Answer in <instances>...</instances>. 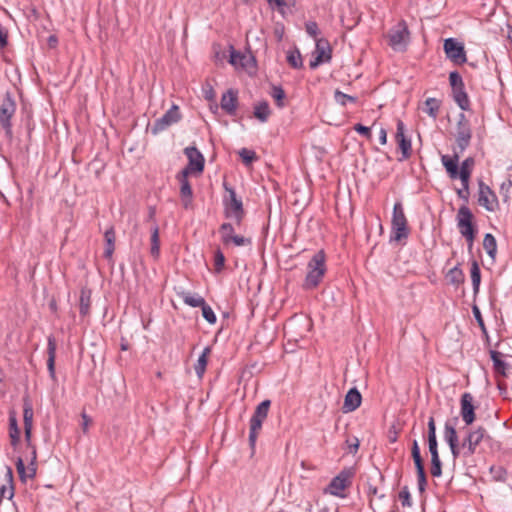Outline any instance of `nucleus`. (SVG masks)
Masks as SVG:
<instances>
[{
  "label": "nucleus",
  "mask_w": 512,
  "mask_h": 512,
  "mask_svg": "<svg viewBox=\"0 0 512 512\" xmlns=\"http://www.w3.org/2000/svg\"><path fill=\"white\" fill-rule=\"evenodd\" d=\"M511 186H512V181L508 180L507 182H503L500 187V191L504 197V201H507V199H508V193H509V189Z\"/></svg>",
  "instance_id": "obj_60"
},
{
  "label": "nucleus",
  "mask_w": 512,
  "mask_h": 512,
  "mask_svg": "<svg viewBox=\"0 0 512 512\" xmlns=\"http://www.w3.org/2000/svg\"><path fill=\"white\" fill-rule=\"evenodd\" d=\"M474 215L469 207L461 206L457 213V227L460 234L466 239L468 249L471 250L476 235V228L473 224Z\"/></svg>",
  "instance_id": "obj_3"
},
{
  "label": "nucleus",
  "mask_w": 512,
  "mask_h": 512,
  "mask_svg": "<svg viewBox=\"0 0 512 512\" xmlns=\"http://www.w3.org/2000/svg\"><path fill=\"white\" fill-rule=\"evenodd\" d=\"M271 96L276 101L278 107L284 106L285 92L280 86H273Z\"/></svg>",
  "instance_id": "obj_43"
},
{
  "label": "nucleus",
  "mask_w": 512,
  "mask_h": 512,
  "mask_svg": "<svg viewBox=\"0 0 512 512\" xmlns=\"http://www.w3.org/2000/svg\"><path fill=\"white\" fill-rule=\"evenodd\" d=\"M483 248L485 249L489 257H491L494 260L497 253V242L495 237L491 233L485 234L483 239Z\"/></svg>",
  "instance_id": "obj_35"
},
{
  "label": "nucleus",
  "mask_w": 512,
  "mask_h": 512,
  "mask_svg": "<svg viewBox=\"0 0 512 512\" xmlns=\"http://www.w3.org/2000/svg\"><path fill=\"white\" fill-rule=\"evenodd\" d=\"M460 414L466 425H471L476 419L475 406L473 405V396L468 392L462 394L461 396Z\"/></svg>",
  "instance_id": "obj_19"
},
{
  "label": "nucleus",
  "mask_w": 512,
  "mask_h": 512,
  "mask_svg": "<svg viewBox=\"0 0 512 512\" xmlns=\"http://www.w3.org/2000/svg\"><path fill=\"white\" fill-rule=\"evenodd\" d=\"M310 269L305 278L303 287L313 289L320 283V252L316 253L308 264Z\"/></svg>",
  "instance_id": "obj_18"
},
{
  "label": "nucleus",
  "mask_w": 512,
  "mask_h": 512,
  "mask_svg": "<svg viewBox=\"0 0 512 512\" xmlns=\"http://www.w3.org/2000/svg\"><path fill=\"white\" fill-rule=\"evenodd\" d=\"M428 446L431 457H438V442L437 438H428Z\"/></svg>",
  "instance_id": "obj_56"
},
{
  "label": "nucleus",
  "mask_w": 512,
  "mask_h": 512,
  "mask_svg": "<svg viewBox=\"0 0 512 512\" xmlns=\"http://www.w3.org/2000/svg\"><path fill=\"white\" fill-rule=\"evenodd\" d=\"M306 31L315 43V50L312 53L313 58L309 64L310 68L314 69L320 64V39L317 38L318 24L316 22L306 23Z\"/></svg>",
  "instance_id": "obj_23"
},
{
  "label": "nucleus",
  "mask_w": 512,
  "mask_h": 512,
  "mask_svg": "<svg viewBox=\"0 0 512 512\" xmlns=\"http://www.w3.org/2000/svg\"><path fill=\"white\" fill-rule=\"evenodd\" d=\"M181 117L182 116L179 107L173 104L163 116L154 121L153 125L150 127L151 133L153 135H157L158 133L166 130L171 125L179 122Z\"/></svg>",
  "instance_id": "obj_10"
},
{
  "label": "nucleus",
  "mask_w": 512,
  "mask_h": 512,
  "mask_svg": "<svg viewBox=\"0 0 512 512\" xmlns=\"http://www.w3.org/2000/svg\"><path fill=\"white\" fill-rule=\"evenodd\" d=\"M470 276L473 286V292L476 295L479 292V287L481 283V271L476 260H472L471 262Z\"/></svg>",
  "instance_id": "obj_33"
},
{
  "label": "nucleus",
  "mask_w": 512,
  "mask_h": 512,
  "mask_svg": "<svg viewBox=\"0 0 512 512\" xmlns=\"http://www.w3.org/2000/svg\"><path fill=\"white\" fill-rule=\"evenodd\" d=\"M471 138L472 131L469 121L467 120L465 114L460 113L456 128V144L459 153H463L465 149L470 145Z\"/></svg>",
  "instance_id": "obj_11"
},
{
  "label": "nucleus",
  "mask_w": 512,
  "mask_h": 512,
  "mask_svg": "<svg viewBox=\"0 0 512 512\" xmlns=\"http://www.w3.org/2000/svg\"><path fill=\"white\" fill-rule=\"evenodd\" d=\"M379 142L381 145H385L387 143V131L385 128H381L379 131Z\"/></svg>",
  "instance_id": "obj_64"
},
{
  "label": "nucleus",
  "mask_w": 512,
  "mask_h": 512,
  "mask_svg": "<svg viewBox=\"0 0 512 512\" xmlns=\"http://www.w3.org/2000/svg\"><path fill=\"white\" fill-rule=\"evenodd\" d=\"M446 278L448 282L454 285L455 287H458L459 285L464 283L465 275L462 269L460 268V264H457L455 267L451 268L448 271Z\"/></svg>",
  "instance_id": "obj_30"
},
{
  "label": "nucleus",
  "mask_w": 512,
  "mask_h": 512,
  "mask_svg": "<svg viewBox=\"0 0 512 512\" xmlns=\"http://www.w3.org/2000/svg\"><path fill=\"white\" fill-rule=\"evenodd\" d=\"M398 497L403 507L412 506L411 495L407 486H404L402 488V490L399 492Z\"/></svg>",
  "instance_id": "obj_50"
},
{
  "label": "nucleus",
  "mask_w": 512,
  "mask_h": 512,
  "mask_svg": "<svg viewBox=\"0 0 512 512\" xmlns=\"http://www.w3.org/2000/svg\"><path fill=\"white\" fill-rule=\"evenodd\" d=\"M91 292L89 290H82L79 299V311L81 316L85 317L90 312Z\"/></svg>",
  "instance_id": "obj_36"
},
{
  "label": "nucleus",
  "mask_w": 512,
  "mask_h": 512,
  "mask_svg": "<svg viewBox=\"0 0 512 512\" xmlns=\"http://www.w3.org/2000/svg\"><path fill=\"white\" fill-rule=\"evenodd\" d=\"M456 193H457V196L460 199H462L464 202L467 203L469 201L470 191L468 189H464V188L457 189Z\"/></svg>",
  "instance_id": "obj_62"
},
{
  "label": "nucleus",
  "mask_w": 512,
  "mask_h": 512,
  "mask_svg": "<svg viewBox=\"0 0 512 512\" xmlns=\"http://www.w3.org/2000/svg\"><path fill=\"white\" fill-rule=\"evenodd\" d=\"M9 435L11 439V445L15 447L20 440V430L18 428L17 420L14 416L9 417Z\"/></svg>",
  "instance_id": "obj_39"
},
{
  "label": "nucleus",
  "mask_w": 512,
  "mask_h": 512,
  "mask_svg": "<svg viewBox=\"0 0 512 512\" xmlns=\"http://www.w3.org/2000/svg\"><path fill=\"white\" fill-rule=\"evenodd\" d=\"M479 192L478 203L489 212H494L498 209V199L494 191L486 185L483 180H478Z\"/></svg>",
  "instance_id": "obj_14"
},
{
  "label": "nucleus",
  "mask_w": 512,
  "mask_h": 512,
  "mask_svg": "<svg viewBox=\"0 0 512 512\" xmlns=\"http://www.w3.org/2000/svg\"><path fill=\"white\" fill-rule=\"evenodd\" d=\"M411 454H412V458H413L415 466L424 465V462H423V459H422V456L420 453V447H419L417 440H414L412 443Z\"/></svg>",
  "instance_id": "obj_45"
},
{
  "label": "nucleus",
  "mask_w": 512,
  "mask_h": 512,
  "mask_svg": "<svg viewBox=\"0 0 512 512\" xmlns=\"http://www.w3.org/2000/svg\"><path fill=\"white\" fill-rule=\"evenodd\" d=\"M201 310H202L203 318L209 324H215L216 323V320H217L216 315H215L214 311L212 310V308L207 303H205V305H203L201 307Z\"/></svg>",
  "instance_id": "obj_46"
},
{
  "label": "nucleus",
  "mask_w": 512,
  "mask_h": 512,
  "mask_svg": "<svg viewBox=\"0 0 512 512\" xmlns=\"http://www.w3.org/2000/svg\"><path fill=\"white\" fill-rule=\"evenodd\" d=\"M239 156L241 157L243 163L246 165H250L257 159L256 153L253 150H249L247 148H242L239 151Z\"/></svg>",
  "instance_id": "obj_44"
},
{
  "label": "nucleus",
  "mask_w": 512,
  "mask_h": 512,
  "mask_svg": "<svg viewBox=\"0 0 512 512\" xmlns=\"http://www.w3.org/2000/svg\"><path fill=\"white\" fill-rule=\"evenodd\" d=\"M395 140L402 153V157L399 159V161L410 158L412 154L411 139L405 135V125L400 119L397 120Z\"/></svg>",
  "instance_id": "obj_17"
},
{
  "label": "nucleus",
  "mask_w": 512,
  "mask_h": 512,
  "mask_svg": "<svg viewBox=\"0 0 512 512\" xmlns=\"http://www.w3.org/2000/svg\"><path fill=\"white\" fill-rule=\"evenodd\" d=\"M245 58H246L245 55H243V54H241V53H239V52H237V51L232 49V51L230 53V60H229V62L231 64H233V65H236V64L240 63L242 66H244L242 61Z\"/></svg>",
  "instance_id": "obj_54"
},
{
  "label": "nucleus",
  "mask_w": 512,
  "mask_h": 512,
  "mask_svg": "<svg viewBox=\"0 0 512 512\" xmlns=\"http://www.w3.org/2000/svg\"><path fill=\"white\" fill-rule=\"evenodd\" d=\"M235 229L232 223L225 222L219 227L221 241L224 245L234 244L237 247L251 245V239L234 233Z\"/></svg>",
  "instance_id": "obj_12"
},
{
  "label": "nucleus",
  "mask_w": 512,
  "mask_h": 512,
  "mask_svg": "<svg viewBox=\"0 0 512 512\" xmlns=\"http://www.w3.org/2000/svg\"><path fill=\"white\" fill-rule=\"evenodd\" d=\"M210 353H211V348L209 346L205 347L203 349L201 355L199 356L197 363L194 366L195 373L197 374V376L199 378H201L203 376V374L205 373L206 366L208 363V357H209Z\"/></svg>",
  "instance_id": "obj_31"
},
{
  "label": "nucleus",
  "mask_w": 512,
  "mask_h": 512,
  "mask_svg": "<svg viewBox=\"0 0 512 512\" xmlns=\"http://www.w3.org/2000/svg\"><path fill=\"white\" fill-rule=\"evenodd\" d=\"M223 188L225 190L222 200L224 216L227 219L234 220L236 225L239 226L245 217L242 199L237 196L235 189L225 181L223 182Z\"/></svg>",
  "instance_id": "obj_1"
},
{
  "label": "nucleus",
  "mask_w": 512,
  "mask_h": 512,
  "mask_svg": "<svg viewBox=\"0 0 512 512\" xmlns=\"http://www.w3.org/2000/svg\"><path fill=\"white\" fill-rule=\"evenodd\" d=\"M177 295H178V297H180L183 300V302L186 305L193 307V308H196V307L201 308L206 303L205 299L202 296H200L196 293H191L189 291L181 290V291L177 292Z\"/></svg>",
  "instance_id": "obj_28"
},
{
  "label": "nucleus",
  "mask_w": 512,
  "mask_h": 512,
  "mask_svg": "<svg viewBox=\"0 0 512 512\" xmlns=\"http://www.w3.org/2000/svg\"><path fill=\"white\" fill-rule=\"evenodd\" d=\"M353 129L357 133H359V134L363 135L364 137H366L367 139H370L371 136H372L370 128L367 127V126H364V125H362L360 123L355 124Z\"/></svg>",
  "instance_id": "obj_55"
},
{
  "label": "nucleus",
  "mask_w": 512,
  "mask_h": 512,
  "mask_svg": "<svg viewBox=\"0 0 512 512\" xmlns=\"http://www.w3.org/2000/svg\"><path fill=\"white\" fill-rule=\"evenodd\" d=\"M424 104L425 107L423 111L427 113L432 119H437L441 107V101L436 98L430 97L426 99Z\"/></svg>",
  "instance_id": "obj_32"
},
{
  "label": "nucleus",
  "mask_w": 512,
  "mask_h": 512,
  "mask_svg": "<svg viewBox=\"0 0 512 512\" xmlns=\"http://www.w3.org/2000/svg\"><path fill=\"white\" fill-rule=\"evenodd\" d=\"M150 253L154 258H157L160 254V239H159V228L155 224L151 228V249Z\"/></svg>",
  "instance_id": "obj_37"
},
{
  "label": "nucleus",
  "mask_w": 512,
  "mask_h": 512,
  "mask_svg": "<svg viewBox=\"0 0 512 512\" xmlns=\"http://www.w3.org/2000/svg\"><path fill=\"white\" fill-rule=\"evenodd\" d=\"M270 115L269 104L266 101L260 102L254 107V116L261 122H266Z\"/></svg>",
  "instance_id": "obj_38"
},
{
  "label": "nucleus",
  "mask_w": 512,
  "mask_h": 512,
  "mask_svg": "<svg viewBox=\"0 0 512 512\" xmlns=\"http://www.w3.org/2000/svg\"><path fill=\"white\" fill-rule=\"evenodd\" d=\"M270 5L275 4L279 11L283 13V8L286 6L284 0H267Z\"/></svg>",
  "instance_id": "obj_63"
},
{
  "label": "nucleus",
  "mask_w": 512,
  "mask_h": 512,
  "mask_svg": "<svg viewBox=\"0 0 512 512\" xmlns=\"http://www.w3.org/2000/svg\"><path fill=\"white\" fill-rule=\"evenodd\" d=\"M346 443L348 445V449L350 453H356L359 448V440L356 437H353L352 439H347Z\"/></svg>",
  "instance_id": "obj_58"
},
{
  "label": "nucleus",
  "mask_w": 512,
  "mask_h": 512,
  "mask_svg": "<svg viewBox=\"0 0 512 512\" xmlns=\"http://www.w3.org/2000/svg\"><path fill=\"white\" fill-rule=\"evenodd\" d=\"M188 175L189 174H187V171H181L177 175V179L180 182V195L182 198L183 206L186 209L191 206L193 197L192 187L188 181Z\"/></svg>",
  "instance_id": "obj_22"
},
{
  "label": "nucleus",
  "mask_w": 512,
  "mask_h": 512,
  "mask_svg": "<svg viewBox=\"0 0 512 512\" xmlns=\"http://www.w3.org/2000/svg\"><path fill=\"white\" fill-rule=\"evenodd\" d=\"M392 235L391 240L401 241L409 235L408 221L405 216L403 206L400 202H396L393 207L391 220Z\"/></svg>",
  "instance_id": "obj_5"
},
{
  "label": "nucleus",
  "mask_w": 512,
  "mask_h": 512,
  "mask_svg": "<svg viewBox=\"0 0 512 512\" xmlns=\"http://www.w3.org/2000/svg\"><path fill=\"white\" fill-rule=\"evenodd\" d=\"M270 406V400L262 401L257 405L250 419L249 444L252 449L255 447L258 433L262 428V423L268 416Z\"/></svg>",
  "instance_id": "obj_6"
},
{
  "label": "nucleus",
  "mask_w": 512,
  "mask_h": 512,
  "mask_svg": "<svg viewBox=\"0 0 512 512\" xmlns=\"http://www.w3.org/2000/svg\"><path fill=\"white\" fill-rule=\"evenodd\" d=\"M287 62L293 68L302 67V57L298 50L290 51L287 55Z\"/></svg>",
  "instance_id": "obj_42"
},
{
  "label": "nucleus",
  "mask_w": 512,
  "mask_h": 512,
  "mask_svg": "<svg viewBox=\"0 0 512 512\" xmlns=\"http://www.w3.org/2000/svg\"><path fill=\"white\" fill-rule=\"evenodd\" d=\"M485 439H490V436L483 426L469 429L461 444L465 450L464 456L469 457L475 454L477 446Z\"/></svg>",
  "instance_id": "obj_8"
},
{
  "label": "nucleus",
  "mask_w": 512,
  "mask_h": 512,
  "mask_svg": "<svg viewBox=\"0 0 512 512\" xmlns=\"http://www.w3.org/2000/svg\"><path fill=\"white\" fill-rule=\"evenodd\" d=\"M33 406L28 396L23 398V421L24 433L27 446H33L31 443V433L33 426Z\"/></svg>",
  "instance_id": "obj_20"
},
{
  "label": "nucleus",
  "mask_w": 512,
  "mask_h": 512,
  "mask_svg": "<svg viewBox=\"0 0 512 512\" xmlns=\"http://www.w3.org/2000/svg\"><path fill=\"white\" fill-rule=\"evenodd\" d=\"M449 447L451 450V454L453 456V460L456 461L458 459V457L460 456L459 442L454 443V444H449Z\"/></svg>",
  "instance_id": "obj_61"
},
{
  "label": "nucleus",
  "mask_w": 512,
  "mask_h": 512,
  "mask_svg": "<svg viewBox=\"0 0 512 512\" xmlns=\"http://www.w3.org/2000/svg\"><path fill=\"white\" fill-rule=\"evenodd\" d=\"M16 112V101L10 92H6L0 104V125L7 135L12 134L11 119Z\"/></svg>",
  "instance_id": "obj_9"
},
{
  "label": "nucleus",
  "mask_w": 512,
  "mask_h": 512,
  "mask_svg": "<svg viewBox=\"0 0 512 512\" xmlns=\"http://www.w3.org/2000/svg\"><path fill=\"white\" fill-rule=\"evenodd\" d=\"M472 312H473V315L481 329V331L484 333V334H487V330H486V326H485V323H484V320L482 318V315H481V312H480V309L478 308V306L474 305L472 307Z\"/></svg>",
  "instance_id": "obj_52"
},
{
  "label": "nucleus",
  "mask_w": 512,
  "mask_h": 512,
  "mask_svg": "<svg viewBox=\"0 0 512 512\" xmlns=\"http://www.w3.org/2000/svg\"><path fill=\"white\" fill-rule=\"evenodd\" d=\"M324 40L322 39V64L330 62L332 58V48L328 42H326V47L323 45Z\"/></svg>",
  "instance_id": "obj_53"
},
{
  "label": "nucleus",
  "mask_w": 512,
  "mask_h": 512,
  "mask_svg": "<svg viewBox=\"0 0 512 512\" xmlns=\"http://www.w3.org/2000/svg\"><path fill=\"white\" fill-rule=\"evenodd\" d=\"M8 44V31L0 24V49H3Z\"/></svg>",
  "instance_id": "obj_57"
},
{
  "label": "nucleus",
  "mask_w": 512,
  "mask_h": 512,
  "mask_svg": "<svg viewBox=\"0 0 512 512\" xmlns=\"http://www.w3.org/2000/svg\"><path fill=\"white\" fill-rule=\"evenodd\" d=\"M444 52L446 57L455 64L461 65L467 61L464 45L455 38H448L444 41Z\"/></svg>",
  "instance_id": "obj_13"
},
{
  "label": "nucleus",
  "mask_w": 512,
  "mask_h": 512,
  "mask_svg": "<svg viewBox=\"0 0 512 512\" xmlns=\"http://www.w3.org/2000/svg\"><path fill=\"white\" fill-rule=\"evenodd\" d=\"M409 36L408 26L404 20H401L388 31V44L394 51L403 52L407 48Z\"/></svg>",
  "instance_id": "obj_7"
},
{
  "label": "nucleus",
  "mask_w": 512,
  "mask_h": 512,
  "mask_svg": "<svg viewBox=\"0 0 512 512\" xmlns=\"http://www.w3.org/2000/svg\"><path fill=\"white\" fill-rule=\"evenodd\" d=\"M490 357L493 361V368L496 374L506 376V370L509 364L501 359L502 354L495 350H490Z\"/></svg>",
  "instance_id": "obj_29"
},
{
  "label": "nucleus",
  "mask_w": 512,
  "mask_h": 512,
  "mask_svg": "<svg viewBox=\"0 0 512 512\" xmlns=\"http://www.w3.org/2000/svg\"><path fill=\"white\" fill-rule=\"evenodd\" d=\"M417 472L418 490L420 493L425 492L427 486V477L424 465L415 466Z\"/></svg>",
  "instance_id": "obj_41"
},
{
  "label": "nucleus",
  "mask_w": 512,
  "mask_h": 512,
  "mask_svg": "<svg viewBox=\"0 0 512 512\" xmlns=\"http://www.w3.org/2000/svg\"><path fill=\"white\" fill-rule=\"evenodd\" d=\"M16 469L20 480L24 483L27 479H33L37 473V451L36 447H32V460L25 466L24 460L18 457L16 460Z\"/></svg>",
  "instance_id": "obj_16"
},
{
  "label": "nucleus",
  "mask_w": 512,
  "mask_h": 512,
  "mask_svg": "<svg viewBox=\"0 0 512 512\" xmlns=\"http://www.w3.org/2000/svg\"><path fill=\"white\" fill-rule=\"evenodd\" d=\"M220 106L226 114L230 116L236 115L237 107H238V91L234 89H229L225 93H223Z\"/></svg>",
  "instance_id": "obj_21"
},
{
  "label": "nucleus",
  "mask_w": 512,
  "mask_h": 512,
  "mask_svg": "<svg viewBox=\"0 0 512 512\" xmlns=\"http://www.w3.org/2000/svg\"><path fill=\"white\" fill-rule=\"evenodd\" d=\"M106 248L104 251V256L106 258H111L115 249V231L113 227H110L106 230L105 234Z\"/></svg>",
  "instance_id": "obj_34"
},
{
  "label": "nucleus",
  "mask_w": 512,
  "mask_h": 512,
  "mask_svg": "<svg viewBox=\"0 0 512 512\" xmlns=\"http://www.w3.org/2000/svg\"><path fill=\"white\" fill-rule=\"evenodd\" d=\"M354 475L355 472L353 468H344L330 481L324 489V493L345 498L347 496L345 490L352 485Z\"/></svg>",
  "instance_id": "obj_4"
},
{
  "label": "nucleus",
  "mask_w": 512,
  "mask_h": 512,
  "mask_svg": "<svg viewBox=\"0 0 512 512\" xmlns=\"http://www.w3.org/2000/svg\"><path fill=\"white\" fill-rule=\"evenodd\" d=\"M362 401L361 393L357 388H351L345 395L343 409L345 412L355 411L360 405Z\"/></svg>",
  "instance_id": "obj_25"
},
{
  "label": "nucleus",
  "mask_w": 512,
  "mask_h": 512,
  "mask_svg": "<svg viewBox=\"0 0 512 512\" xmlns=\"http://www.w3.org/2000/svg\"><path fill=\"white\" fill-rule=\"evenodd\" d=\"M225 256L220 249L216 250L214 255V270L216 273H220L224 267Z\"/></svg>",
  "instance_id": "obj_47"
},
{
  "label": "nucleus",
  "mask_w": 512,
  "mask_h": 512,
  "mask_svg": "<svg viewBox=\"0 0 512 512\" xmlns=\"http://www.w3.org/2000/svg\"><path fill=\"white\" fill-rule=\"evenodd\" d=\"M460 154L456 150H454V153L452 156L449 155H442L441 156V162L444 166L448 176L451 179H457L458 176H470L473 171V167L475 165V160L473 157L466 158L459 168L458 163L460 159Z\"/></svg>",
  "instance_id": "obj_2"
},
{
  "label": "nucleus",
  "mask_w": 512,
  "mask_h": 512,
  "mask_svg": "<svg viewBox=\"0 0 512 512\" xmlns=\"http://www.w3.org/2000/svg\"><path fill=\"white\" fill-rule=\"evenodd\" d=\"M452 97L461 110H470V100L468 94L465 91V85L452 88Z\"/></svg>",
  "instance_id": "obj_26"
},
{
  "label": "nucleus",
  "mask_w": 512,
  "mask_h": 512,
  "mask_svg": "<svg viewBox=\"0 0 512 512\" xmlns=\"http://www.w3.org/2000/svg\"><path fill=\"white\" fill-rule=\"evenodd\" d=\"M184 154L188 159V165L182 171H187V174L193 172L202 173L205 166L203 154L195 146L186 147Z\"/></svg>",
  "instance_id": "obj_15"
},
{
  "label": "nucleus",
  "mask_w": 512,
  "mask_h": 512,
  "mask_svg": "<svg viewBox=\"0 0 512 512\" xmlns=\"http://www.w3.org/2000/svg\"><path fill=\"white\" fill-rule=\"evenodd\" d=\"M47 353H48L47 368L49 371V375L53 380H55L56 379V374H55L56 341L53 336L48 337Z\"/></svg>",
  "instance_id": "obj_27"
},
{
  "label": "nucleus",
  "mask_w": 512,
  "mask_h": 512,
  "mask_svg": "<svg viewBox=\"0 0 512 512\" xmlns=\"http://www.w3.org/2000/svg\"><path fill=\"white\" fill-rule=\"evenodd\" d=\"M334 98H335V101L343 106H345L347 104V102H352V103H355L357 98L356 97H353V96H350V95H347L345 93H342L340 91H335L334 93Z\"/></svg>",
  "instance_id": "obj_49"
},
{
  "label": "nucleus",
  "mask_w": 512,
  "mask_h": 512,
  "mask_svg": "<svg viewBox=\"0 0 512 512\" xmlns=\"http://www.w3.org/2000/svg\"><path fill=\"white\" fill-rule=\"evenodd\" d=\"M449 82L451 89L455 87L464 86V82L462 79V76L459 74L458 71H452L449 74Z\"/></svg>",
  "instance_id": "obj_51"
},
{
  "label": "nucleus",
  "mask_w": 512,
  "mask_h": 512,
  "mask_svg": "<svg viewBox=\"0 0 512 512\" xmlns=\"http://www.w3.org/2000/svg\"><path fill=\"white\" fill-rule=\"evenodd\" d=\"M431 475L440 477L442 475V462L440 457H431Z\"/></svg>",
  "instance_id": "obj_48"
},
{
  "label": "nucleus",
  "mask_w": 512,
  "mask_h": 512,
  "mask_svg": "<svg viewBox=\"0 0 512 512\" xmlns=\"http://www.w3.org/2000/svg\"><path fill=\"white\" fill-rule=\"evenodd\" d=\"M444 439L448 445L459 442L457 431L449 422H446L444 426Z\"/></svg>",
  "instance_id": "obj_40"
},
{
  "label": "nucleus",
  "mask_w": 512,
  "mask_h": 512,
  "mask_svg": "<svg viewBox=\"0 0 512 512\" xmlns=\"http://www.w3.org/2000/svg\"><path fill=\"white\" fill-rule=\"evenodd\" d=\"M428 438H437L436 436V424L434 417H430L428 420Z\"/></svg>",
  "instance_id": "obj_59"
},
{
  "label": "nucleus",
  "mask_w": 512,
  "mask_h": 512,
  "mask_svg": "<svg viewBox=\"0 0 512 512\" xmlns=\"http://www.w3.org/2000/svg\"><path fill=\"white\" fill-rule=\"evenodd\" d=\"M14 497V476L10 466H6L5 484L0 486V500L6 498L11 500Z\"/></svg>",
  "instance_id": "obj_24"
}]
</instances>
